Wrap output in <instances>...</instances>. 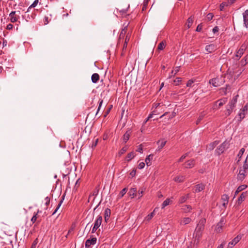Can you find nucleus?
<instances>
[{
	"label": "nucleus",
	"instance_id": "f257e3e1",
	"mask_svg": "<svg viewBox=\"0 0 248 248\" xmlns=\"http://www.w3.org/2000/svg\"><path fill=\"white\" fill-rule=\"evenodd\" d=\"M206 222L205 219H202L197 224L194 232V236L196 239L199 240L202 236V232L204 228V224Z\"/></svg>",
	"mask_w": 248,
	"mask_h": 248
},
{
	"label": "nucleus",
	"instance_id": "f03ea898",
	"mask_svg": "<svg viewBox=\"0 0 248 248\" xmlns=\"http://www.w3.org/2000/svg\"><path fill=\"white\" fill-rule=\"evenodd\" d=\"M99 186L95 187L94 190L89 196L88 202H102V194H99Z\"/></svg>",
	"mask_w": 248,
	"mask_h": 248
},
{
	"label": "nucleus",
	"instance_id": "7ed1b4c3",
	"mask_svg": "<svg viewBox=\"0 0 248 248\" xmlns=\"http://www.w3.org/2000/svg\"><path fill=\"white\" fill-rule=\"evenodd\" d=\"M228 148V143L225 141L223 142L217 148L216 152L218 155L222 154Z\"/></svg>",
	"mask_w": 248,
	"mask_h": 248
},
{
	"label": "nucleus",
	"instance_id": "20e7f679",
	"mask_svg": "<svg viewBox=\"0 0 248 248\" xmlns=\"http://www.w3.org/2000/svg\"><path fill=\"white\" fill-rule=\"evenodd\" d=\"M205 186L202 183L199 184L195 186L192 189L193 192H200L205 189Z\"/></svg>",
	"mask_w": 248,
	"mask_h": 248
},
{
	"label": "nucleus",
	"instance_id": "39448f33",
	"mask_svg": "<svg viewBox=\"0 0 248 248\" xmlns=\"http://www.w3.org/2000/svg\"><path fill=\"white\" fill-rule=\"evenodd\" d=\"M127 29V25L125 26L124 29L121 31L120 34L119 35V37L118 41L117 46L120 45L121 44L122 40H123L125 38V35L126 32V31Z\"/></svg>",
	"mask_w": 248,
	"mask_h": 248
},
{
	"label": "nucleus",
	"instance_id": "423d86ee",
	"mask_svg": "<svg viewBox=\"0 0 248 248\" xmlns=\"http://www.w3.org/2000/svg\"><path fill=\"white\" fill-rule=\"evenodd\" d=\"M227 98L218 100L215 102V105L213 107V109H218V108L222 106L224 104H225Z\"/></svg>",
	"mask_w": 248,
	"mask_h": 248
},
{
	"label": "nucleus",
	"instance_id": "0eeeda50",
	"mask_svg": "<svg viewBox=\"0 0 248 248\" xmlns=\"http://www.w3.org/2000/svg\"><path fill=\"white\" fill-rule=\"evenodd\" d=\"M96 237H93L91 239H87L85 244V248H90L91 245H94L96 244Z\"/></svg>",
	"mask_w": 248,
	"mask_h": 248
},
{
	"label": "nucleus",
	"instance_id": "6e6552de",
	"mask_svg": "<svg viewBox=\"0 0 248 248\" xmlns=\"http://www.w3.org/2000/svg\"><path fill=\"white\" fill-rule=\"evenodd\" d=\"M241 239V235H237L232 241L229 243L228 247L232 248L233 246H235Z\"/></svg>",
	"mask_w": 248,
	"mask_h": 248
},
{
	"label": "nucleus",
	"instance_id": "1a4fd4ad",
	"mask_svg": "<svg viewBox=\"0 0 248 248\" xmlns=\"http://www.w3.org/2000/svg\"><path fill=\"white\" fill-rule=\"evenodd\" d=\"M16 11H12L11 12V13L9 14V16L10 17V21L12 23H15L16 22L19 18V16H17L16 15Z\"/></svg>",
	"mask_w": 248,
	"mask_h": 248
},
{
	"label": "nucleus",
	"instance_id": "9d476101",
	"mask_svg": "<svg viewBox=\"0 0 248 248\" xmlns=\"http://www.w3.org/2000/svg\"><path fill=\"white\" fill-rule=\"evenodd\" d=\"M224 224V219L222 218L216 226L215 230L217 232H220L222 231V227Z\"/></svg>",
	"mask_w": 248,
	"mask_h": 248
},
{
	"label": "nucleus",
	"instance_id": "9b49d317",
	"mask_svg": "<svg viewBox=\"0 0 248 248\" xmlns=\"http://www.w3.org/2000/svg\"><path fill=\"white\" fill-rule=\"evenodd\" d=\"M131 129H128L126 131V132L123 135V139L124 140V143H126L127 141L129 139L130 136L131 134Z\"/></svg>",
	"mask_w": 248,
	"mask_h": 248
},
{
	"label": "nucleus",
	"instance_id": "f8f14e48",
	"mask_svg": "<svg viewBox=\"0 0 248 248\" xmlns=\"http://www.w3.org/2000/svg\"><path fill=\"white\" fill-rule=\"evenodd\" d=\"M195 165V160L194 159H190L186 162H185V164H184V166L186 168H192L194 167Z\"/></svg>",
	"mask_w": 248,
	"mask_h": 248
},
{
	"label": "nucleus",
	"instance_id": "ddd939ff",
	"mask_svg": "<svg viewBox=\"0 0 248 248\" xmlns=\"http://www.w3.org/2000/svg\"><path fill=\"white\" fill-rule=\"evenodd\" d=\"M216 49V46L214 44L207 45L205 47V50L209 53L213 52Z\"/></svg>",
	"mask_w": 248,
	"mask_h": 248
},
{
	"label": "nucleus",
	"instance_id": "4468645a",
	"mask_svg": "<svg viewBox=\"0 0 248 248\" xmlns=\"http://www.w3.org/2000/svg\"><path fill=\"white\" fill-rule=\"evenodd\" d=\"M209 83L212 84L214 87H219L220 86L219 79L218 78H214L210 80Z\"/></svg>",
	"mask_w": 248,
	"mask_h": 248
},
{
	"label": "nucleus",
	"instance_id": "2eb2a0df",
	"mask_svg": "<svg viewBox=\"0 0 248 248\" xmlns=\"http://www.w3.org/2000/svg\"><path fill=\"white\" fill-rule=\"evenodd\" d=\"M243 16L245 26L248 29V10L243 13Z\"/></svg>",
	"mask_w": 248,
	"mask_h": 248
},
{
	"label": "nucleus",
	"instance_id": "dca6fc26",
	"mask_svg": "<svg viewBox=\"0 0 248 248\" xmlns=\"http://www.w3.org/2000/svg\"><path fill=\"white\" fill-rule=\"evenodd\" d=\"M128 195L131 199L137 196V189L136 187L131 188L128 192Z\"/></svg>",
	"mask_w": 248,
	"mask_h": 248
},
{
	"label": "nucleus",
	"instance_id": "f3484780",
	"mask_svg": "<svg viewBox=\"0 0 248 248\" xmlns=\"http://www.w3.org/2000/svg\"><path fill=\"white\" fill-rule=\"evenodd\" d=\"M246 173V171L242 169H240L237 175L238 179L241 181H243L245 178Z\"/></svg>",
	"mask_w": 248,
	"mask_h": 248
},
{
	"label": "nucleus",
	"instance_id": "a211bd4d",
	"mask_svg": "<svg viewBox=\"0 0 248 248\" xmlns=\"http://www.w3.org/2000/svg\"><path fill=\"white\" fill-rule=\"evenodd\" d=\"M238 97V94L233 97V98L231 100V101L229 102L228 106L233 108L235 107V104L237 102Z\"/></svg>",
	"mask_w": 248,
	"mask_h": 248
},
{
	"label": "nucleus",
	"instance_id": "6ab92c4d",
	"mask_svg": "<svg viewBox=\"0 0 248 248\" xmlns=\"http://www.w3.org/2000/svg\"><path fill=\"white\" fill-rule=\"evenodd\" d=\"M167 142L166 140H163L161 141L159 140L157 141V144H158V147L156 150L157 152H160L161 149L164 147Z\"/></svg>",
	"mask_w": 248,
	"mask_h": 248
},
{
	"label": "nucleus",
	"instance_id": "aec40b11",
	"mask_svg": "<svg viewBox=\"0 0 248 248\" xmlns=\"http://www.w3.org/2000/svg\"><path fill=\"white\" fill-rule=\"evenodd\" d=\"M219 141L216 140L213 142L210 143L207 146V148L209 150L212 151L213 150L215 147L219 143Z\"/></svg>",
	"mask_w": 248,
	"mask_h": 248
},
{
	"label": "nucleus",
	"instance_id": "412c9836",
	"mask_svg": "<svg viewBox=\"0 0 248 248\" xmlns=\"http://www.w3.org/2000/svg\"><path fill=\"white\" fill-rule=\"evenodd\" d=\"M102 221V217L100 216H98L97 219L95 221L93 226L98 228L101 224Z\"/></svg>",
	"mask_w": 248,
	"mask_h": 248
},
{
	"label": "nucleus",
	"instance_id": "4be33fe9",
	"mask_svg": "<svg viewBox=\"0 0 248 248\" xmlns=\"http://www.w3.org/2000/svg\"><path fill=\"white\" fill-rule=\"evenodd\" d=\"M158 207L155 208V209L154 210V211L150 214L148 215L145 218V220H146V221H148L152 219V218L155 216V212L157 210H158Z\"/></svg>",
	"mask_w": 248,
	"mask_h": 248
},
{
	"label": "nucleus",
	"instance_id": "5701e85b",
	"mask_svg": "<svg viewBox=\"0 0 248 248\" xmlns=\"http://www.w3.org/2000/svg\"><path fill=\"white\" fill-rule=\"evenodd\" d=\"M111 214L110 210L108 208H107L105 210V214H104V218L106 222H107L108 220L110 215Z\"/></svg>",
	"mask_w": 248,
	"mask_h": 248
},
{
	"label": "nucleus",
	"instance_id": "b1692460",
	"mask_svg": "<svg viewBox=\"0 0 248 248\" xmlns=\"http://www.w3.org/2000/svg\"><path fill=\"white\" fill-rule=\"evenodd\" d=\"M154 155L152 154L149 155L145 158V162L148 166H150L151 165V161L153 158Z\"/></svg>",
	"mask_w": 248,
	"mask_h": 248
},
{
	"label": "nucleus",
	"instance_id": "393cba45",
	"mask_svg": "<svg viewBox=\"0 0 248 248\" xmlns=\"http://www.w3.org/2000/svg\"><path fill=\"white\" fill-rule=\"evenodd\" d=\"M91 79L93 83H96L99 79V75L97 73L93 74L92 76Z\"/></svg>",
	"mask_w": 248,
	"mask_h": 248
},
{
	"label": "nucleus",
	"instance_id": "a878e982",
	"mask_svg": "<svg viewBox=\"0 0 248 248\" xmlns=\"http://www.w3.org/2000/svg\"><path fill=\"white\" fill-rule=\"evenodd\" d=\"M185 179V177L182 175L177 176L174 178L173 180L174 181L178 183L183 182Z\"/></svg>",
	"mask_w": 248,
	"mask_h": 248
},
{
	"label": "nucleus",
	"instance_id": "bb28decb",
	"mask_svg": "<svg viewBox=\"0 0 248 248\" xmlns=\"http://www.w3.org/2000/svg\"><path fill=\"white\" fill-rule=\"evenodd\" d=\"M191 209L192 207L189 205H184L182 207V210L185 213L190 212Z\"/></svg>",
	"mask_w": 248,
	"mask_h": 248
},
{
	"label": "nucleus",
	"instance_id": "cd10ccee",
	"mask_svg": "<svg viewBox=\"0 0 248 248\" xmlns=\"http://www.w3.org/2000/svg\"><path fill=\"white\" fill-rule=\"evenodd\" d=\"M247 187V186L246 185H242L240 186L237 188V190L235 191L234 196L237 194H238L239 192H240V191H241L244 190L245 189H246Z\"/></svg>",
	"mask_w": 248,
	"mask_h": 248
},
{
	"label": "nucleus",
	"instance_id": "c85d7f7f",
	"mask_svg": "<svg viewBox=\"0 0 248 248\" xmlns=\"http://www.w3.org/2000/svg\"><path fill=\"white\" fill-rule=\"evenodd\" d=\"M194 17L192 16H190L187 20L186 25L187 26V28H190L192 25L193 22Z\"/></svg>",
	"mask_w": 248,
	"mask_h": 248
},
{
	"label": "nucleus",
	"instance_id": "c756f323",
	"mask_svg": "<svg viewBox=\"0 0 248 248\" xmlns=\"http://www.w3.org/2000/svg\"><path fill=\"white\" fill-rule=\"evenodd\" d=\"M180 66H176L175 67L174 72V70H172L171 72V75L169 76V78H170L172 76H174L179 71Z\"/></svg>",
	"mask_w": 248,
	"mask_h": 248
},
{
	"label": "nucleus",
	"instance_id": "7c9ffc66",
	"mask_svg": "<svg viewBox=\"0 0 248 248\" xmlns=\"http://www.w3.org/2000/svg\"><path fill=\"white\" fill-rule=\"evenodd\" d=\"M39 212V211L38 209L37 212H35L34 213L33 216V217H32V218H31V222H32V224L34 223L36 221L37 218V215L38 214Z\"/></svg>",
	"mask_w": 248,
	"mask_h": 248
},
{
	"label": "nucleus",
	"instance_id": "2f4dec72",
	"mask_svg": "<svg viewBox=\"0 0 248 248\" xmlns=\"http://www.w3.org/2000/svg\"><path fill=\"white\" fill-rule=\"evenodd\" d=\"M135 154L134 152H132L128 154L126 157V160L127 161H130L132 159H133L135 155Z\"/></svg>",
	"mask_w": 248,
	"mask_h": 248
},
{
	"label": "nucleus",
	"instance_id": "473e14b6",
	"mask_svg": "<svg viewBox=\"0 0 248 248\" xmlns=\"http://www.w3.org/2000/svg\"><path fill=\"white\" fill-rule=\"evenodd\" d=\"M244 51L243 48H239L238 50L237 51L236 54L235 55L236 57H237V59L240 58V57L242 56L244 53Z\"/></svg>",
	"mask_w": 248,
	"mask_h": 248
},
{
	"label": "nucleus",
	"instance_id": "72a5a7b5",
	"mask_svg": "<svg viewBox=\"0 0 248 248\" xmlns=\"http://www.w3.org/2000/svg\"><path fill=\"white\" fill-rule=\"evenodd\" d=\"M247 196L246 192H243L241 193V195L238 198L237 202H243L245 200V198Z\"/></svg>",
	"mask_w": 248,
	"mask_h": 248
},
{
	"label": "nucleus",
	"instance_id": "f704fd0d",
	"mask_svg": "<svg viewBox=\"0 0 248 248\" xmlns=\"http://www.w3.org/2000/svg\"><path fill=\"white\" fill-rule=\"evenodd\" d=\"M145 188L143 187L140 188L138 190V193H137V195H138V199H140L143 195V193H144Z\"/></svg>",
	"mask_w": 248,
	"mask_h": 248
},
{
	"label": "nucleus",
	"instance_id": "c9c22d12",
	"mask_svg": "<svg viewBox=\"0 0 248 248\" xmlns=\"http://www.w3.org/2000/svg\"><path fill=\"white\" fill-rule=\"evenodd\" d=\"M127 47V44H126V43H124L121 54V56H124V55L125 54L126 50Z\"/></svg>",
	"mask_w": 248,
	"mask_h": 248
},
{
	"label": "nucleus",
	"instance_id": "e433bc0d",
	"mask_svg": "<svg viewBox=\"0 0 248 248\" xmlns=\"http://www.w3.org/2000/svg\"><path fill=\"white\" fill-rule=\"evenodd\" d=\"M103 102V99H100L99 100V101H98L99 105H98L97 110V112H96V116H97L98 115L99 111V110L100 109V108H101V107L102 106Z\"/></svg>",
	"mask_w": 248,
	"mask_h": 248
},
{
	"label": "nucleus",
	"instance_id": "4c0bfd02",
	"mask_svg": "<svg viewBox=\"0 0 248 248\" xmlns=\"http://www.w3.org/2000/svg\"><path fill=\"white\" fill-rule=\"evenodd\" d=\"M245 149L244 148H242L240 150L239 153L237 155V156L239 157V159L237 161V163L240 161V159L241 158L242 155H243L244 153L245 152Z\"/></svg>",
	"mask_w": 248,
	"mask_h": 248
},
{
	"label": "nucleus",
	"instance_id": "58836bf2",
	"mask_svg": "<svg viewBox=\"0 0 248 248\" xmlns=\"http://www.w3.org/2000/svg\"><path fill=\"white\" fill-rule=\"evenodd\" d=\"M38 3V0H35L34 1V2L29 6V7L28 8V9L27 10V12H29L30 11V9H31V8L35 7L37 5Z\"/></svg>",
	"mask_w": 248,
	"mask_h": 248
},
{
	"label": "nucleus",
	"instance_id": "ea45409f",
	"mask_svg": "<svg viewBox=\"0 0 248 248\" xmlns=\"http://www.w3.org/2000/svg\"><path fill=\"white\" fill-rule=\"evenodd\" d=\"M191 219L189 217H185L182 221V223L185 225L187 224L191 221Z\"/></svg>",
	"mask_w": 248,
	"mask_h": 248
},
{
	"label": "nucleus",
	"instance_id": "a19ab883",
	"mask_svg": "<svg viewBox=\"0 0 248 248\" xmlns=\"http://www.w3.org/2000/svg\"><path fill=\"white\" fill-rule=\"evenodd\" d=\"M165 47V43H164L163 42H160L158 45V46H157V49H159V50H163Z\"/></svg>",
	"mask_w": 248,
	"mask_h": 248
},
{
	"label": "nucleus",
	"instance_id": "79ce46f5",
	"mask_svg": "<svg viewBox=\"0 0 248 248\" xmlns=\"http://www.w3.org/2000/svg\"><path fill=\"white\" fill-rule=\"evenodd\" d=\"M148 4V0H144L143 3L142 7V11H144L146 10Z\"/></svg>",
	"mask_w": 248,
	"mask_h": 248
},
{
	"label": "nucleus",
	"instance_id": "37998d69",
	"mask_svg": "<svg viewBox=\"0 0 248 248\" xmlns=\"http://www.w3.org/2000/svg\"><path fill=\"white\" fill-rule=\"evenodd\" d=\"M169 115V116H168V120H170L171 118H172L173 117H174L175 115L173 114V113L171 114H170L168 112H165L164 114H163V115H162L160 118H162L165 116H166V115Z\"/></svg>",
	"mask_w": 248,
	"mask_h": 248
},
{
	"label": "nucleus",
	"instance_id": "c03bdc74",
	"mask_svg": "<svg viewBox=\"0 0 248 248\" xmlns=\"http://www.w3.org/2000/svg\"><path fill=\"white\" fill-rule=\"evenodd\" d=\"M229 5H228V4L227 3L226 1L225 2H222L220 4V6H219V8H220V11H222L224 9V8L225 7H227V6H229Z\"/></svg>",
	"mask_w": 248,
	"mask_h": 248
},
{
	"label": "nucleus",
	"instance_id": "a18cd8bd",
	"mask_svg": "<svg viewBox=\"0 0 248 248\" xmlns=\"http://www.w3.org/2000/svg\"><path fill=\"white\" fill-rule=\"evenodd\" d=\"M182 81V78H177L173 80V83L175 85H178Z\"/></svg>",
	"mask_w": 248,
	"mask_h": 248
},
{
	"label": "nucleus",
	"instance_id": "49530a36",
	"mask_svg": "<svg viewBox=\"0 0 248 248\" xmlns=\"http://www.w3.org/2000/svg\"><path fill=\"white\" fill-rule=\"evenodd\" d=\"M128 148L127 146H124L123 147L121 150L119 151V154L121 155L123 154H124L127 150Z\"/></svg>",
	"mask_w": 248,
	"mask_h": 248
},
{
	"label": "nucleus",
	"instance_id": "de8ad7c7",
	"mask_svg": "<svg viewBox=\"0 0 248 248\" xmlns=\"http://www.w3.org/2000/svg\"><path fill=\"white\" fill-rule=\"evenodd\" d=\"M223 90V92H224L225 94H227V90H231V86L229 85H226V87L223 88L221 89Z\"/></svg>",
	"mask_w": 248,
	"mask_h": 248
},
{
	"label": "nucleus",
	"instance_id": "09e8293b",
	"mask_svg": "<svg viewBox=\"0 0 248 248\" xmlns=\"http://www.w3.org/2000/svg\"><path fill=\"white\" fill-rule=\"evenodd\" d=\"M188 200H189V194L183 196L181 198V202H186Z\"/></svg>",
	"mask_w": 248,
	"mask_h": 248
},
{
	"label": "nucleus",
	"instance_id": "8fccbe9b",
	"mask_svg": "<svg viewBox=\"0 0 248 248\" xmlns=\"http://www.w3.org/2000/svg\"><path fill=\"white\" fill-rule=\"evenodd\" d=\"M160 106H159V104H158V106L156 107L155 110L153 111V113L154 115H157L159 114L158 110L160 108Z\"/></svg>",
	"mask_w": 248,
	"mask_h": 248
},
{
	"label": "nucleus",
	"instance_id": "3c124183",
	"mask_svg": "<svg viewBox=\"0 0 248 248\" xmlns=\"http://www.w3.org/2000/svg\"><path fill=\"white\" fill-rule=\"evenodd\" d=\"M248 160L246 159L244 165L243 166V170H245L246 171L248 169V162H247Z\"/></svg>",
	"mask_w": 248,
	"mask_h": 248
},
{
	"label": "nucleus",
	"instance_id": "603ef678",
	"mask_svg": "<svg viewBox=\"0 0 248 248\" xmlns=\"http://www.w3.org/2000/svg\"><path fill=\"white\" fill-rule=\"evenodd\" d=\"M239 121L241 122L244 118H245V113L244 112L242 111L239 113Z\"/></svg>",
	"mask_w": 248,
	"mask_h": 248
},
{
	"label": "nucleus",
	"instance_id": "864d4df0",
	"mask_svg": "<svg viewBox=\"0 0 248 248\" xmlns=\"http://www.w3.org/2000/svg\"><path fill=\"white\" fill-rule=\"evenodd\" d=\"M112 108V105H110L107 108V109L106 110V112H105V114H104V117H107V116L109 114V113L110 110Z\"/></svg>",
	"mask_w": 248,
	"mask_h": 248
},
{
	"label": "nucleus",
	"instance_id": "5fc2aeb1",
	"mask_svg": "<svg viewBox=\"0 0 248 248\" xmlns=\"http://www.w3.org/2000/svg\"><path fill=\"white\" fill-rule=\"evenodd\" d=\"M202 27L203 26L202 23L199 24L196 28V31L197 32H201L202 30Z\"/></svg>",
	"mask_w": 248,
	"mask_h": 248
},
{
	"label": "nucleus",
	"instance_id": "6e6d98bb",
	"mask_svg": "<svg viewBox=\"0 0 248 248\" xmlns=\"http://www.w3.org/2000/svg\"><path fill=\"white\" fill-rule=\"evenodd\" d=\"M130 37V35L128 33L125 37L124 39V43H126V44H127L128 42L129 41Z\"/></svg>",
	"mask_w": 248,
	"mask_h": 248
},
{
	"label": "nucleus",
	"instance_id": "4d7b16f0",
	"mask_svg": "<svg viewBox=\"0 0 248 248\" xmlns=\"http://www.w3.org/2000/svg\"><path fill=\"white\" fill-rule=\"evenodd\" d=\"M127 191V188H123L120 192V194L121 195L120 197H122L124 196V195L126 193Z\"/></svg>",
	"mask_w": 248,
	"mask_h": 248
},
{
	"label": "nucleus",
	"instance_id": "13d9d810",
	"mask_svg": "<svg viewBox=\"0 0 248 248\" xmlns=\"http://www.w3.org/2000/svg\"><path fill=\"white\" fill-rule=\"evenodd\" d=\"M188 155V153H186L185 155H183L178 160V162H182L185 158Z\"/></svg>",
	"mask_w": 248,
	"mask_h": 248
},
{
	"label": "nucleus",
	"instance_id": "bf43d9fd",
	"mask_svg": "<svg viewBox=\"0 0 248 248\" xmlns=\"http://www.w3.org/2000/svg\"><path fill=\"white\" fill-rule=\"evenodd\" d=\"M213 17L214 15L212 13H209L207 15V18L209 21L213 19Z\"/></svg>",
	"mask_w": 248,
	"mask_h": 248
},
{
	"label": "nucleus",
	"instance_id": "052dcab7",
	"mask_svg": "<svg viewBox=\"0 0 248 248\" xmlns=\"http://www.w3.org/2000/svg\"><path fill=\"white\" fill-rule=\"evenodd\" d=\"M233 109V108H232L228 106V108H227V111L228 112V114H227L228 116H229V115H230L231 114V113H232Z\"/></svg>",
	"mask_w": 248,
	"mask_h": 248
},
{
	"label": "nucleus",
	"instance_id": "680f3d73",
	"mask_svg": "<svg viewBox=\"0 0 248 248\" xmlns=\"http://www.w3.org/2000/svg\"><path fill=\"white\" fill-rule=\"evenodd\" d=\"M143 149H142V144H140L139 145L137 150H136L137 152H140V153H142Z\"/></svg>",
	"mask_w": 248,
	"mask_h": 248
},
{
	"label": "nucleus",
	"instance_id": "e2e57ef3",
	"mask_svg": "<svg viewBox=\"0 0 248 248\" xmlns=\"http://www.w3.org/2000/svg\"><path fill=\"white\" fill-rule=\"evenodd\" d=\"M194 83V80L192 79H190L188 80L187 83H186V86L187 87H191L192 86V84Z\"/></svg>",
	"mask_w": 248,
	"mask_h": 248
},
{
	"label": "nucleus",
	"instance_id": "0e129e2a",
	"mask_svg": "<svg viewBox=\"0 0 248 248\" xmlns=\"http://www.w3.org/2000/svg\"><path fill=\"white\" fill-rule=\"evenodd\" d=\"M243 61H245V64H246L247 63H248V54L247 55H246L242 60H241V62H242V63H243Z\"/></svg>",
	"mask_w": 248,
	"mask_h": 248
},
{
	"label": "nucleus",
	"instance_id": "69168bd1",
	"mask_svg": "<svg viewBox=\"0 0 248 248\" xmlns=\"http://www.w3.org/2000/svg\"><path fill=\"white\" fill-rule=\"evenodd\" d=\"M145 166V163L143 162H140L139 163V165H138V168L139 169H143Z\"/></svg>",
	"mask_w": 248,
	"mask_h": 248
},
{
	"label": "nucleus",
	"instance_id": "338daca9",
	"mask_svg": "<svg viewBox=\"0 0 248 248\" xmlns=\"http://www.w3.org/2000/svg\"><path fill=\"white\" fill-rule=\"evenodd\" d=\"M37 244V239H36L33 242L31 248H35Z\"/></svg>",
	"mask_w": 248,
	"mask_h": 248
},
{
	"label": "nucleus",
	"instance_id": "774afa93",
	"mask_svg": "<svg viewBox=\"0 0 248 248\" xmlns=\"http://www.w3.org/2000/svg\"><path fill=\"white\" fill-rule=\"evenodd\" d=\"M248 102L243 107V108L242 109V111L245 112V111L248 110Z\"/></svg>",
	"mask_w": 248,
	"mask_h": 248
}]
</instances>
